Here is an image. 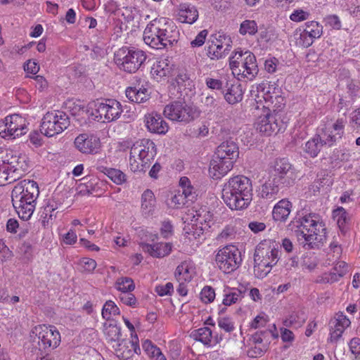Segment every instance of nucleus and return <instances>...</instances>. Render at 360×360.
Listing matches in <instances>:
<instances>
[{
	"label": "nucleus",
	"instance_id": "obj_1",
	"mask_svg": "<svg viewBox=\"0 0 360 360\" xmlns=\"http://www.w3.org/2000/svg\"><path fill=\"white\" fill-rule=\"evenodd\" d=\"M144 42L150 47L162 49L178 41L176 26L164 18L151 20L143 32Z\"/></svg>",
	"mask_w": 360,
	"mask_h": 360
},
{
	"label": "nucleus",
	"instance_id": "obj_2",
	"mask_svg": "<svg viewBox=\"0 0 360 360\" xmlns=\"http://www.w3.org/2000/svg\"><path fill=\"white\" fill-rule=\"evenodd\" d=\"M39 194L36 181H20L14 187L11 193L12 203L20 219L26 221L31 218Z\"/></svg>",
	"mask_w": 360,
	"mask_h": 360
},
{
	"label": "nucleus",
	"instance_id": "obj_3",
	"mask_svg": "<svg viewBox=\"0 0 360 360\" xmlns=\"http://www.w3.org/2000/svg\"><path fill=\"white\" fill-rule=\"evenodd\" d=\"M239 156V148L233 141L222 142L216 149L210 162V176L218 180L226 175L232 168Z\"/></svg>",
	"mask_w": 360,
	"mask_h": 360
},
{
	"label": "nucleus",
	"instance_id": "obj_4",
	"mask_svg": "<svg viewBox=\"0 0 360 360\" xmlns=\"http://www.w3.org/2000/svg\"><path fill=\"white\" fill-rule=\"evenodd\" d=\"M188 225L184 228L186 236L190 241L197 240L199 242L204 237L205 232L210 228L213 214L207 207L194 206L188 210L182 217Z\"/></svg>",
	"mask_w": 360,
	"mask_h": 360
},
{
	"label": "nucleus",
	"instance_id": "obj_5",
	"mask_svg": "<svg viewBox=\"0 0 360 360\" xmlns=\"http://www.w3.org/2000/svg\"><path fill=\"white\" fill-rule=\"evenodd\" d=\"M295 234L299 240H303L304 245L323 243L326 238V224L320 215L310 213L300 219Z\"/></svg>",
	"mask_w": 360,
	"mask_h": 360
},
{
	"label": "nucleus",
	"instance_id": "obj_6",
	"mask_svg": "<svg viewBox=\"0 0 360 360\" xmlns=\"http://www.w3.org/2000/svg\"><path fill=\"white\" fill-rule=\"evenodd\" d=\"M252 198L251 181H228L223 190V199L229 208L240 210L247 208Z\"/></svg>",
	"mask_w": 360,
	"mask_h": 360
},
{
	"label": "nucleus",
	"instance_id": "obj_7",
	"mask_svg": "<svg viewBox=\"0 0 360 360\" xmlns=\"http://www.w3.org/2000/svg\"><path fill=\"white\" fill-rule=\"evenodd\" d=\"M229 67L238 80L252 81L259 72L255 56L250 51L241 49L235 51L229 57Z\"/></svg>",
	"mask_w": 360,
	"mask_h": 360
},
{
	"label": "nucleus",
	"instance_id": "obj_8",
	"mask_svg": "<svg viewBox=\"0 0 360 360\" xmlns=\"http://www.w3.org/2000/svg\"><path fill=\"white\" fill-rule=\"evenodd\" d=\"M157 154L155 143L148 139L136 141L130 148L129 167L134 172H144Z\"/></svg>",
	"mask_w": 360,
	"mask_h": 360
},
{
	"label": "nucleus",
	"instance_id": "obj_9",
	"mask_svg": "<svg viewBox=\"0 0 360 360\" xmlns=\"http://www.w3.org/2000/svg\"><path fill=\"white\" fill-rule=\"evenodd\" d=\"M271 87L266 83L252 86L251 97L255 101V109L269 110L270 113L278 115V112L285 106L284 98L278 92H271Z\"/></svg>",
	"mask_w": 360,
	"mask_h": 360
},
{
	"label": "nucleus",
	"instance_id": "obj_10",
	"mask_svg": "<svg viewBox=\"0 0 360 360\" xmlns=\"http://www.w3.org/2000/svg\"><path fill=\"white\" fill-rule=\"evenodd\" d=\"M280 258V251L274 245L259 243L255 252L254 272L259 278H263L271 271Z\"/></svg>",
	"mask_w": 360,
	"mask_h": 360
},
{
	"label": "nucleus",
	"instance_id": "obj_11",
	"mask_svg": "<svg viewBox=\"0 0 360 360\" xmlns=\"http://www.w3.org/2000/svg\"><path fill=\"white\" fill-rule=\"evenodd\" d=\"M146 53L135 47L124 46L119 49L114 56V60L120 70L127 73L136 72L145 63Z\"/></svg>",
	"mask_w": 360,
	"mask_h": 360
},
{
	"label": "nucleus",
	"instance_id": "obj_12",
	"mask_svg": "<svg viewBox=\"0 0 360 360\" xmlns=\"http://www.w3.org/2000/svg\"><path fill=\"white\" fill-rule=\"evenodd\" d=\"M163 114L171 121L188 124L199 117L200 110L184 101H175L165 107Z\"/></svg>",
	"mask_w": 360,
	"mask_h": 360
},
{
	"label": "nucleus",
	"instance_id": "obj_13",
	"mask_svg": "<svg viewBox=\"0 0 360 360\" xmlns=\"http://www.w3.org/2000/svg\"><path fill=\"white\" fill-rule=\"evenodd\" d=\"M70 125L68 115L63 111H51L46 112L40 126L41 134L52 137L62 133Z\"/></svg>",
	"mask_w": 360,
	"mask_h": 360
},
{
	"label": "nucleus",
	"instance_id": "obj_14",
	"mask_svg": "<svg viewBox=\"0 0 360 360\" xmlns=\"http://www.w3.org/2000/svg\"><path fill=\"white\" fill-rule=\"evenodd\" d=\"M215 262L221 271L225 274H229L240 266L241 252L236 246L227 245L217 251Z\"/></svg>",
	"mask_w": 360,
	"mask_h": 360
},
{
	"label": "nucleus",
	"instance_id": "obj_15",
	"mask_svg": "<svg viewBox=\"0 0 360 360\" xmlns=\"http://www.w3.org/2000/svg\"><path fill=\"white\" fill-rule=\"evenodd\" d=\"M121 103L115 99H106L96 102L91 115L94 120L101 122H110L117 120L122 112Z\"/></svg>",
	"mask_w": 360,
	"mask_h": 360
},
{
	"label": "nucleus",
	"instance_id": "obj_16",
	"mask_svg": "<svg viewBox=\"0 0 360 360\" xmlns=\"http://www.w3.org/2000/svg\"><path fill=\"white\" fill-rule=\"evenodd\" d=\"M32 335L39 340L40 349L52 350L58 347L61 342V336L58 330L51 325H38L32 330Z\"/></svg>",
	"mask_w": 360,
	"mask_h": 360
},
{
	"label": "nucleus",
	"instance_id": "obj_17",
	"mask_svg": "<svg viewBox=\"0 0 360 360\" xmlns=\"http://www.w3.org/2000/svg\"><path fill=\"white\" fill-rule=\"evenodd\" d=\"M278 337V335L271 330L256 332L248 340V356L250 358L262 356L267 351L271 340Z\"/></svg>",
	"mask_w": 360,
	"mask_h": 360
},
{
	"label": "nucleus",
	"instance_id": "obj_18",
	"mask_svg": "<svg viewBox=\"0 0 360 360\" xmlns=\"http://www.w3.org/2000/svg\"><path fill=\"white\" fill-rule=\"evenodd\" d=\"M27 132L25 120L14 114L0 121V136L4 139H15Z\"/></svg>",
	"mask_w": 360,
	"mask_h": 360
},
{
	"label": "nucleus",
	"instance_id": "obj_19",
	"mask_svg": "<svg viewBox=\"0 0 360 360\" xmlns=\"http://www.w3.org/2000/svg\"><path fill=\"white\" fill-rule=\"evenodd\" d=\"M345 119L340 118L335 122H328L319 132V139L326 146H332L341 139L345 131Z\"/></svg>",
	"mask_w": 360,
	"mask_h": 360
},
{
	"label": "nucleus",
	"instance_id": "obj_20",
	"mask_svg": "<svg viewBox=\"0 0 360 360\" xmlns=\"http://www.w3.org/2000/svg\"><path fill=\"white\" fill-rule=\"evenodd\" d=\"M256 129L266 136H270L272 134L278 133L283 127V122L281 120V116L277 114H272L262 110V113L258 115L255 122Z\"/></svg>",
	"mask_w": 360,
	"mask_h": 360
},
{
	"label": "nucleus",
	"instance_id": "obj_21",
	"mask_svg": "<svg viewBox=\"0 0 360 360\" xmlns=\"http://www.w3.org/2000/svg\"><path fill=\"white\" fill-rule=\"evenodd\" d=\"M173 13L176 20L181 23L193 24L198 18V11L194 5L183 0H171Z\"/></svg>",
	"mask_w": 360,
	"mask_h": 360
},
{
	"label": "nucleus",
	"instance_id": "obj_22",
	"mask_svg": "<svg viewBox=\"0 0 360 360\" xmlns=\"http://www.w3.org/2000/svg\"><path fill=\"white\" fill-rule=\"evenodd\" d=\"M115 350L116 356L121 359H129L134 354L141 353V349L139 345V339L135 334L132 336L131 340H122L117 343L112 345Z\"/></svg>",
	"mask_w": 360,
	"mask_h": 360
},
{
	"label": "nucleus",
	"instance_id": "obj_23",
	"mask_svg": "<svg viewBox=\"0 0 360 360\" xmlns=\"http://www.w3.org/2000/svg\"><path fill=\"white\" fill-rule=\"evenodd\" d=\"M191 337L193 340L200 342L207 347H213L222 340V336L214 333L209 326L201 327L193 330Z\"/></svg>",
	"mask_w": 360,
	"mask_h": 360
},
{
	"label": "nucleus",
	"instance_id": "obj_24",
	"mask_svg": "<svg viewBox=\"0 0 360 360\" xmlns=\"http://www.w3.org/2000/svg\"><path fill=\"white\" fill-rule=\"evenodd\" d=\"M75 147L83 153H97L101 146L99 138L86 134H79L75 140Z\"/></svg>",
	"mask_w": 360,
	"mask_h": 360
},
{
	"label": "nucleus",
	"instance_id": "obj_25",
	"mask_svg": "<svg viewBox=\"0 0 360 360\" xmlns=\"http://www.w3.org/2000/svg\"><path fill=\"white\" fill-rule=\"evenodd\" d=\"M173 68L174 65L168 58H161L153 65L150 73L156 81L160 82L172 75Z\"/></svg>",
	"mask_w": 360,
	"mask_h": 360
},
{
	"label": "nucleus",
	"instance_id": "obj_26",
	"mask_svg": "<svg viewBox=\"0 0 360 360\" xmlns=\"http://www.w3.org/2000/svg\"><path fill=\"white\" fill-rule=\"evenodd\" d=\"M140 246L142 250L148 253L151 257L156 258H162L169 255L172 250L173 245L171 243H155L149 244L141 243Z\"/></svg>",
	"mask_w": 360,
	"mask_h": 360
},
{
	"label": "nucleus",
	"instance_id": "obj_27",
	"mask_svg": "<svg viewBox=\"0 0 360 360\" xmlns=\"http://www.w3.org/2000/svg\"><path fill=\"white\" fill-rule=\"evenodd\" d=\"M146 125L150 132L159 134H166L169 129L167 123L156 112L146 115Z\"/></svg>",
	"mask_w": 360,
	"mask_h": 360
},
{
	"label": "nucleus",
	"instance_id": "obj_28",
	"mask_svg": "<svg viewBox=\"0 0 360 360\" xmlns=\"http://www.w3.org/2000/svg\"><path fill=\"white\" fill-rule=\"evenodd\" d=\"M260 184L257 186L256 192L259 197L274 200L281 189L278 181H259Z\"/></svg>",
	"mask_w": 360,
	"mask_h": 360
},
{
	"label": "nucleus",
	"instance_id": "obj_29",
	"mask_svg": "<svg viewBox=\"0 0 360 360\" xmlns=\"http://www.w3.org/2000/svg\"><path fill=\"white\" fill-rule=\"evenodd\" d=\"M350 323L349 319L345 314H338L330 326V341H337Z\"/></svg>",
	"mask_w": 360,
	"mask_h": 360
},
{
	"label": "nucleus",
	"instance_id": "obj_30",
	"mask_svg": "<svg viewBox=\"0 0 360 360\" xmlns=\"http://www.w3.org/2000/svg\"><path fill=\"white\" fill-rule=\"evenodd\" d=\"M126 96L131 102L136 103H145L150 98V92L143 85L138 84L134 86H129L126 89Z\"/></svg>",
	"mask_w": 360,
	"mask_h": 360
},
{
	"label": "nucleus",
	"instance_id": "obj_31",
	"mask_svg": "<svg viewBox=\"0 0 360 360\" xmlns=\"http://www.w3.org/2000/svg\"><path fill=\"white\" fill-rule=\"evenodd\" d=\"M349 266L345 262L339 261L336 262L332 270L323 276L325 283H333L340 281L347 272Z\"/></svg>",
	"mask_w": 360,
	"mask_h": 360
},
{
	"label": "nucleus",
	"instance_id": "obj_32",
	"mask_svg": "<svg viewBox=\"0 0 360 360\" xmlns=\"http://www.w3.org/2000/svg\"><path fill=\"white\" fill-rule=\"evenodd\" d=\"M226 91L223 92L226 101L231 105L240 103L243 98V91L240 84H226Z\"/></svg>",
	"mask_w": 360,
	"mask_h": 360
},
{
	"label": "nucleus",
	"instance_id": "obj_33",
	"mask_svg": "<svg viewBox=\"0 0 360 360\" xmlns=\"http://www.w3.org/2000/svg\"><path fill=\"white\" fill-rule=\"evenodd\" d=\"M292 165L285 158L277 159L272 167H271L269 173L273 180L276 179H283L285 175L290 172Z\"/></svg>",
	"mask_w": 360,
	"mask_h": 360
},
{
	"label": "nucleus",
	"instance_id": "obj_34",
	"mask_svg": "<svg viewBox=\"0 0 360 360\" xmlns=\"http://www.w3.org/2000/svg\"><path fill=\"white\" fill-rule=\"evenodd\" d=\"M292 203L288 199L279 200L274 207L273 219L276 221H285L291 212Z\"/></svg>",
	"mask_w": 360,
	"mask_h": 360
},
{
	"label": "nucleus",
	"instance_id": "obj_35",
	"mask_svg": "<svg viewBox=\"0 0 360 360\" xmlns=\"http://www.w3.org/2000/svg\"><path fill=\"white\" fill-rule=\"evenodd\" d=\"M155 209V198L150 190H146L142 194L141 212L146 217L153 214Z\"/></svg>",
	"mask_w": 360,
	"mask_h": 360
},
{
	"label": "nucleus",
	"instance_id": "obj_36",
	"mask_svg": "<svg viewBox=\"0 0 360 360\" xmlns=\"http://www.w3.org/2000/svg\"><path fill=\"white\" fill-rule=\"evenodd\" d=\"M332 217L342 232H345L347 230V226L350 221V217L344 207H338L336 209L333 210Z\"/></svg>",
	"mask_w": 360,
	"mask_h": 360
},
{
	"label": "nucleus",
	"instance_id": "obj_37",
	"mask_svg": "<svg viewBox=\"0 0 360 360\" xmlns=\"http://www.w3.org/2000/svg\"><path fill=\"white\" fill-rule=\"evenodd\" d=\"M194 274V271L189 263L184 262L176 269L175 278L178 282H189Z\"/></svg>",
	"mask_w": 360,
	"mask_h": 360
},
{
	"label": "nucleus",
	"instance_id": "obj_38",
	"mask_svg": "<svg viewBox=\"0 0 360 360\" xmlns=\"http://www.w3.org/2000/svg\"><path fill=\"white\" fill-rule=\"evenodd\" d=\"M307 320V316L304 311L297 310L292 311L283 321V325L286 327H300Z\"/></svg>",
	"mask_w": 360,
	"mask_h": 360
},
{
	"label": "nucleus",
	"instance_id": "obj_39",
	"mask_svg": "<svg viewBox=\"0 0 360 360\" xmlns=\"http://www.w3.org/2000/svg\"><path fill=\"white\" fill-rule=\"evenodd\" d=\"M103 333L106 340L112 344L117 343L121 340V329L116 324L105 323L103 324Z\"/></svg>",
	"mask_w": 360,
	"mask_h": 360
},
{
	"label": "nucleus",
	"instance_id": "obj_40",
	"mask_svg": "<svg viewBox=\"0 0 360 360\" xmlns=\"http://www.w3.org/2000/svg\"><path fill=\"white\" fill-rule=\"evenodd\" d=\"M142 348L146 355L151 360H167L160 349L154 345L150 340H145L142 342Z\"/></svg>",
	"mask_w": 360,
	"mask_h": 360
},
{
	"label": "nucleus",
	"instance_id": "obj_41",
	"mask_svg": "<svg viewBox=\"0 0 360 360\" xmlns=\"http://www.w3.org/2000/svg\"><path fill=\"white\" fill-rule=\"evenodd\" d=\"M243 297L241 290L236 288L226 287L224 289V299L222 303L225 306H231L237 303Z\"/></svg>",
	"mask_w": 360,
	"mask_h": 360
},
{
	"label": "nucleus",
	"instance_id": "obj_42",
	"mask_svg": "<svg viewBox=\"0 0 360 360\" xmlns=\"http://www.w3.org/2000/svg\"><path fill=\"white\" fill-rule=\"evenodd\" d=\"M179 186L181 193L188 201L194 200L200 193L198 188L191 181H179Z\"/></svg>",
	"mask_w": 360,
	"mask_h": 360
},
{
	"label": "nucleus",
	"instance_id": "obj_43",
	"mask_svg": "<svg viewBox=\"0 0 360 360\" xmlns=\"http://www.w3.org/2000/svg\"><path fill=\"white\" fill-rule=\"evenodd\" d=\"M323 146L326 145L322 141H321V139H319V134H317L305 143L304 151L311 157L314 158L317 156Z\"/></svg>",
	"mask_w": 360,
	"mask_h": 360
},
{
	"label": "nucleus",
	"instance_id": "obj_44",
	"mask_svg": "<svg viewBox=\"0 0 360 360\" xmlns=\"http://www.w3.org/2000/svg\"><path fill=\"white\" fill-rule=\"evenodd\" d=\"M230 50H225L221 46H216L207 41V55L211 60H219L225 57Z\"/></svg>",
	"mask_w": 360,
	"mask_h": 360
},
{
	"label": "nucleus",
	"instance_id": "obj_45",
	"mask_svg": "<svg viewBox=\"0 0 360 360\" xmlns=\"http://www.w3.org/2000/svg\"><path fill=\"white\" fill-rule=\"evenodd\" d=\"M208 42L216 44V46H221L225 50L231 49V39L220 32L212 34L208 39Z\"/></svg>",
	"mask_w": 360,
	"mask_h": 360
},
{
	"label": "nucleus",
	"instance_id": "obj_46",
	"mask_svg": "<svg viewBox=\"0 0 360 360\" xmlns=\"http://www.w3.org/2000/svg\"><path fill=\"white\" fill-rule=\"evenodd\" d=\"M115 286L121 293L132 292L135 289L133 280L129 277L118 278L115 282Z\"/></svg>",
	"mask_w": 360,
	"mask_h": 360
},
{
	"label": "nucleus",
	"instance_id": "obj_47",
	"mask_svg": "<svg viewBox=\"0 0 360 360\" xmlns=\"http://www.w3.org/2000/svg\"><path fill=\"white\" fill-rule=\"evenodd\" d=\"M120 314V309L116 304L112 301L108 300L104 304L101 315L102 317L105 320H110L112 316L118 315Z\"/></svg>",
	"mask_w": 360,
	"mask_h": 360
},
{
	"label": "nucleus",
	"instance_id": "obj_48",
	"mask_svg": "<svg viewBox=\"0 0 360 360\" xmlns=\"http://www.w3.org/2000/svg\"><path fill=\"white\" fill-rule=\"evenodd\" d=\"M258 26L255 20H245L240 25L239 32L241 35H254L257 32Z\"/></svg>",
	"mask_w": 360,
	"mask_h": 360
},
{
	"label": "nucleus",
	"instance_id": "obj_49",
	"mask_svg": "<svg viewBox=\"0 0 360 360\" xmlns=\"http://www.w3.org/2000/svg\"><path fill=\"white\" fill-rule=\"evenodd\" d=\"M305 30L309 34L311 35L314 39H318L321 37L323 34V26L321 25L316 21H309L306 24Z\"/></svg>",
	"mask_w": 360,
	"mask_h": 360
},
{
	"label": "nucleus",
	"instance_id": "obj_50",
	"mask_svg": "<svg viewBox=\"0 0 360 360\" xmlns=\"http://www.w3.org/2000/svg\"><path fill=\"white\" fill-rule=\"evenodd\" d=\"M99 169L101 172L106 175L110 180H125V174L118 169L101 167Z\"/></svg>",
	"mask_w": 360,
	"mask_h": 360
},
{
	"label": "nucleus",
	"instance_id": "obj_51",
	"mask_svg": "<svg viewBox=\"0 0 360 360\" xmlns=\"http://www.w3.org/2000/svg\"><path fill=\"white\" fill-rule=\"evenodd\" d=\"M236 231L235 226L231 224H229L226 225L217 235V240L221 243L233 240L236 236Z\"/></svg>",
	"mask_w": 360,
	"mask_h": 360
},
{
	"label": "nucleus",
	"instance_id": "obj_52",
	"mask_svg": "<svg viewBox=\"0 0 360 360\" xmlns=\"http://www.w3.org/2000/svg\"><path fill=\"white\" fill-rule=\"evenodd\" d=\"M309 16L310 13L308 10L298 8L292 11L289 16V18L292 22H300L307 20Z\"/></svg>",
	"mask_w": 360,
	"mask_h": 360
},
{
	"label": "nucleus",
	"instance_id": "obj_53",
	"mask_svg": "<svg viewBox=\"0 0 360 360\" xmlns=\"http://www.w3.org/2000/svg\"><path fill=\"white\" fill-rule=\"evenodd\" d=\"M118 297L120 302L127 306L136 308L139 305V302L136 297L131 293V292L120 293Z\"/></svg>",
	"mask_w": 360,
	"mask_h": 360
},
{
	"label": "nucleus",
	"instance_id": "obj_54",
	"mask_svg": "<svg viewBox=\"0 0 360 360\" xmlns=\"http://www.w3.org/2000/svg\"><path fill=\"white\" fill-rule=\"evenodd\" d=\"M138 15V11L131 6L122 7L118 11V16L121 15L127 22H131Z\"/></svg>",
	"mask_w": 360,
	"mask_h": 360
},
{
	"label": "nucleus",
	"instance_id": "obj_55",
	"mask_svg": "<svg viewBox=\"0 0 360 360\" xmlns=\"http://www.w3.org/2000/svg\"><path fill=\"white\" fill-rule=\"evenodd\" d=\"M341 254V247L336 242H332L330 244L329 252H328V257L330 262L334 263L340 257Z\"/></svg>",
	"mask_w": 360,
	"mask_h": 360
},
{
	"label": "nucleus",
	"instance_id": "obj_56",
	"mask_svg": "<svg viewBox=\"0 0 360 360\" xmlns=\"http://www.w3.org/2000/svg\"><path fill=\"white\" fill-rule=\"evenodd\" d=\"M187 201L188 200L181 193V191L179 190L178 192L172 197L169 205L173 208L179 209L182 207Z\"/></svg>",
	"mask_w": 360,
	"mask_h": 360
},
{
	"label": "nucleus",
	"instance_id": "obj_57",
	"mask_svg": "<svg viewBox=\"0 0 360 360\" xmlns=\"http://www.w3.org/2000/svg\"><path fill=\"white\" fill-rule=\"evenodd\" d=\"M276 38L274 30L271 28H266L261 30L259 33L258 41L260 43L267 44L274 41Z\"/></svg>",
	"mask_w": 360,
	"mask_h": 360
},
{
	"label": "nucleus",
	"instance_id": "obj_58",
	"mask_svg": "<svg viewBox=\"0 0 360 360\" xmlns=\"http://www.w3.org/2000/svg\"><path fill=\"white\" fill-rule=\"evenodd\" d=\"M314 39L309 33L303 30L300 33L299 37L296 39V43L300 46L307 48L313 44Z\"/></svg>",
	"mask_w": 360,
	"mask_h": 360
},
{
	"label": "nucleus",
	"instance_id": "obj_59",
	"mask_svg": "<svg viewBox=\"0 0 360 360\" xmlns=\"http://www.w3.org/2000/svg\"><path fill=\"white\" fill-rule=\"evenodd\" d=\"M215 291L210 286L204 287L200 292V299L204 303H211L215 298Z\"/></svg>",
	"mask_w": 360,
	"mask_h": 360
},
{
	"label": "nucleus",
	"instance_id": "obj_60",
	"mask_svg": "<svg viewBox=\"0 0 360 360\" xmlns=\"http://www.w3.org/2000/svg\"><path fill=\"white\" fill-rule=\"evenodd\" d=\"M155 292L159 296L171 295L174 292V286L171 282H167L165 284L157 285L155 288Z\"/></svg>",
	"mask_w": 360,
	"mask_h": 360
},
{
	"label": "nucleus",
	"instance_id": "obj_61",
	"mask_svg": "<svg viewBox=\"0 0 360 360\" xmlns=\"http://www.w3.org/2000/svg\"><path fill=\"white\" fill-rule=\"evenodd\" d=\"M218 326L226 333H231L235 330L234 323L230 318L221 317L217 321Z\"/></svg>",
	"mask_w": 360,
	"mask_h": 360
},
{
	"label": "nucleus",
	"instance_id": "obj_62",
	"mask_svg": "<svg viewBox=\"0 0 360 360\" xmlns=\"http://www.w3.org/2000/svg\"><path fill=\"white\" fill-rule=\"evenodd\" d=\"M341 203H347L353 201H359L360 194L354 191H347L342 193L340 198Z\"/></svg>",
	"mask_w": 360,
	"mask_h": 360
},
{
	"label": "nucleus",
	"instance_id": "obj_63",
	"mask_svg": "<svg viewBox=\"0 0 360 360\" xmlns=\"http://www.w3.org/2000/svg\"><path fill=\"white\" fill-rule=\"evenodd\" d=\"M349 350L354 356V360H360V339L352 338L349 343Z\"/></svg>",
	"mask_w": 360,
	"mask_h": 360
},
{
	"label": "nucleus",
	"instance_id": "obj_64",
	"mask_svg": "<svg viewBox=\"0 0 360 360\" xmlns=\"http://www.w3.org/2000/svg\"><path fill=\"white\" fill-rule=\"evenodd\" d=\"M317 265V259L314 255H307L302 257V266L309 271L316 268Z\"/></svg>",
	"mask_w": 360,
	"mask_h": 360
}]
</instances>
